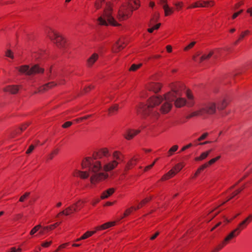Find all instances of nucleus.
Listing matches in <instances>:
<instances>
[{"instance_id": "f257e3e1", "label": "nucleus", "mask_w": 252, "mask_h": 252, "mask_svg": "<svg viewBox=\"0 0 252 252\" xmlns=\"http://www.w3.org/2000/svg\"><path fill=\"white\" fill-rule=\"evenodd\" d=\"M123 161V155L119 152L115 151L111 154L107 148H102L94 153L93 158H85L82 162L83 170H76L74 176L85 179L92 174L90 180L92 184L94 185L108 176L107 173L102 172V169L111 171Z\"/></svg>"}, {"instance_id": "f03ea898", "label": "nucleus", "mask_w": 252, "mask_h": 252, "mask_svg": "<svg viewBox=\"0 0 252 252\" xmlns=\"http://www.w3.org/2000/svg\"><path fill=\"white\" fill-rule=\"evenodd\" d=\"M184 88V86L179 83L172 84L171 92H168L164 96L154 95L150 98L147 104H140L137 108V113L156 120L159 116V113L157 111L159 110L158 106L162 103L163 104L160 107V111L163 113H166L170 111L173 101L177 107H181L186 104L189 107L192 106L194 104L193 96L190 92L186 91V94L188 98V102L184 98L181 97Z\"/></svg>"}, {"instance_id": "7ed1b4c3", "label": "nucleus", "mask_w": 252, "mask_h": 252, "mask_svg": "<svg viewBox=\"0 0 252 252\" xmlns=\"http://www.w3.org/2000/svg\"><path fill=\"white\" fill-rule=\"evenodd\" d=\"M114 8V3L113 2H107L106 3L103 14L98 18V23L99 25L114 26L119 25L113 16Z\"/></svg>"}, {"instance_id": "20e7f679", "label": "nucleus", "mask_w": 252, "mask_h": 252, "mask_svg": "<svg viewBox=\"0 0 252 252\" xmlns=\"http://www.w3.org/2000/svg\"><path fill=\"white\" fill-rule=\"evenodd\" d=\"M140 6L138 0H129L127 3L122 5L118 10L117 16L119 20H125L128 18L132 11Z\"/></svg>"}, {"instance_id": "39448f33", "label": "nucleus", "mask_w": 252, "mask_h": 252, "mask_svg": "<svg viewBox=\"0 0 252 252\" xmlns=\"http://www.w3.org/2000/svg\"><path fill=\"white\" fill-rule=\"evenodd\" d=\"M217 109L216 103L213 101L207 102L203 107L198 110L193 111L189 114L187 119H190L193 117L202 116L205 114H213L216 112Z\"/></svg>"}, {"instance_id": "423d86ee", "label": "nucleus", "mask_w": 252, "mask_h": 252, "mask_svg": "<svg viewBox=\"0 0 252 252\" xmlns=\"http://www.w3.org/2000/svg\"><path fill=\"white\" fill-rule=\"evenodd\" d=\"M47 34L48 37L57 46L59 47H64L65 46V40L64 38L54 29L49 28L47 29Z\"/></svg>"}, {"instance_id": "0eeeda50", "label": "nucleus", "mask_w": 252, "mask_h": 252, "mask_svg": "<svg viewBox=\"0 0 252 252\" xmlns=\"http://www.w3.org/2000/svg\"><path fill=\"white\" fill-rule=\"evenodd\" d=\"M16 69L20 73L29 75L37 73H42L44 70L42 68L39 67L37 65H35L31 68L28 65H24L17 67Z\"/></svg>"}, {"instance_id": "6e6552de", "label": "nucleus", "mask_w": 252, "mask_h": 252, "mask_svg": "<svg viewBox=\"0 0 252 252\" xmlns=\"http://www.w3.org/2000/svg\"><path fill=\"white\" fill-rule=\"evenodd\" d=\"M223 51L224 50L222 49H217L214 51H211L208 54H205L200 57H194L193 59L195 62L200 63L204 60L209 59L211 57H213L214 59H217L222 55Z\"/></svg>"}, {"instance_id": "1a4fd4ad", "label": "nucleus", "mask_w": 252, "mask_h": 252, "mask_svg": "<svg viewBox=\"0 0 252 252\" xmlns=\"http://www.w3.org/2000/svg\"><path fill=\"white\" fill-rule=\"evenodd\" d=\"M115 222L112 221V222H106L102 225H101L100 226H97L95 227V231H87L85 234H84L80 238L76 240V241H79L81 240H84L85 239H87V238L91 236L93 234H94L96 231L97 230H104L107 228H108L112 226H114L115 225Z\"/></svg>"}, {"instance_id": "9d476101", "label": "nucleus", "mask_w": 252, "mask_h": 252, "mask_svg": "<svg viewBox=\"0 0 252 252\" xmlns=\"http://www.w3.org/2000/svg\"><path fill=\"white\" fill-rule=\"evenodd\" d=\"M245 227L243 226H239V224L238 227L235 228L234 230L231 231L224 239L221 244L219 245V248L216 250L215 252H217L220 249H221L227 243H228L232 239L237 236L240 232V231L245 228Z\"/></svg>"}, {"instance_id": "9b49d317", "label": "nucleus", "mask_w": 252, "mask_h": 252, "mask_svg": "<svg viewBox=\"0 0 252 252\" xmlns=\"http://www.w3.org/2000/svg\"><path fill=\"white\" fill-rule=\"evenodd\" d=\"M184 166L182 163L177 164L171 170L162 177V180H167L172 178L179 172Z\"/></svg>"}, {"instance_id": "f8f14e48", "label": "nucleus", "mask_w": 252, "mask_h": 252, "mask_svg": "<svg viewBox=\"0 0 252 252\" xmlns=\"http://www.w3.org/2000/svg\"><path fill=\"white\" fill-rule=\"evenodd\" d=\"M83 203V202L79 201L76 204H74L72 206L67 208L65 210L61 212L59 214L58 216L61 215H69L70 214L76 211L78 208L81 207V204Z\"/></svg>"}, {"instance_id": "ddd939ff", "label": "nucleus", "mask_w": 252, "mask_h": 252, "mask_svg": "<svg viewBox=\"0 0 252 252\" xmlns=\"http://www.w3.org/2000/svg\"><path fill=\"white\" fill-rule=\"evenodd\" d=\"M220 156H218L215 158H213L211 159L210 160H209L208 162L204 163V164L202 165L195 172L194 176H197L201 171L203 170L204 169L207 168L208 166H209L210 165H212V164L214 163L215 162H216L218 160H219L220 158Z\"/></svg>"}, {"instance_id": "4468645a", "label": "nucleus", "mask_w": 252, "mask_h": 252, "mask_svg": "<svg viewBox=\"0 0 252 252\" xmlns=\"http://www.w3.org/2000/svg\"><path fill=\"white\" fill-rule=\"evenodd\" d=\"M140 130L131 129H127L124 133V136L126 139H132L135 135L139 133Z\"/></svg>"}, {"instance_id": "2eb2a0df", "label": "nucleus", "mask_w": 252, "mask_h": 252, "mask_svg": "<svg viewBox=\"0 0 252 252\" xmlns=\"http://www.w3.org/2000/svg\"><path fill=\"white\" fill-rule=\"evenodd\" d=\"M149 200V199L146 198L145 199L143 200L142 202L141 203V204H139L138 206L131 207V208L127 209L124 213V217H126L129 215L131 213L132 210H136L137 209H139L140 207H141L143 205V204H145L146 202H148Z\"/></svg>"}, {"instance_id": "dca6fc26", "label": "nucleus", "mask_w": 252, "mask_h": 252, "mask_svg": "<svg viewBox=\"0 0 252 252\" xmlns=\"http://www.w3.org/2000/svg\"><path fill=\"white\" fill-rule=\"evenodd\" d=\"M147 88L150 91H153L155 93H157L160 90L161 86L158 83L151 82L147 86Z\"/></svg>"}, {"instance_id": "f3484780", "label": "nucleus", "mask_w": 252, "mask_h": 252, "mask_svg": "<svg viewBox=\"0 0 252 252\" xmlns=\"http://www.w3.org/2000/svg\"><path fill=\"white\" fill-rule=\"evenodd\" d=\"M217 108L221 110L224 109L227 105L226 100L224 98H221L217 100Z\"/></svg>"}, {"instance_id": "a211bd4d", "label": "nucleus", "mask_w": 252, "mask_h": 252, "mask_svg": "<svg viewBox=\"0 0 252 252\" xmlns=\"http://www.w3.org/2000/svg\"><path fill=\"white\" fill-rule=\"evenodd\" d=\"M98 58V55L96 53H94L87 60V65L89 67L92 66L93 64L97 61Z\"/></svg>"}, {"instance_id": "6ab92c4d", "label": "nucleus", "mask_w": 252, "mask_h": 252, "mask_svg": "<svg viewBox=\"0 0 252 252\" xmlns=\"http://www.w3.org/2000/svg\"><path fill=\"white\" fill-rule=\"evenodd\" d=\"M125 42L121 39L118 40L113 47V51L114 52H118L125 47Z\"/></svg>"}, {"instance_id": "aec40b11", "label": "nucleus", "mask_w": 252, "mask_h": 252, "mask_svg": "<svg viewBox=\"0 0 252 252\" xmlns=\"http://www.w3.org/2000/svg\"><path fill=\"white\" fill-rule=\"evenodd\" d=\"M198 5V7H204L212 6L214 5L213 1H198L195 2Z\"/></svg>"}, {"instance_id": "412c9836", "label": "nucleus", "mask_w": 252, "mask_h": 252, "mask_svg": "<svg viewBox=\"0 0 252 252\" xmlns=\"http://www.w3.org/2000/svg\"><path fill=\"white\" fill-rule=\"evenodd\" d=\"M161 3L163 4V8L164 10L165 15L166 16L173 13V10L170 8L168 5L166 4V0H161Z\"/></svg>"}, {"instance_id": "4be33fe9", "label": "nucleus", "mask_w": 252, "mask_h": 252, "mask_svg": "<svg viewBox=\"0 0 252 252\" xmlns=\"http://www.w3.org/2000/svg\"><path fill=\"white\" fill-rule=\"evenodd\" d=\"M19 88L17 86L12 85L9 86L4 89L5 92H8L11 94H14L18 92Z\"/></svg>"}, {"instance_id": "5701e85b", "label": "nucleus", "mask_w": 252, "mask_h": 252, "mask_svg": "<svg viewBox=\"0 0 252 252\" xmlns=\"http://www.w3.org/2000/svg\"><path fill=\"white\" fill-rule=\"evenodd\" d=\"M115 191L114 188H110L104 191L101 195V198L103 199L108 198Z\"/></svg>"}, {"instance_id": "b1692460", "label": "nucleus", "mask_w": 252, "mask_h": 252, "mask_svg": "<svg viewBox=\"0 0 252 252\" xmlns=\"http://www.w3.org/2000/svg\"><path fill=\"white\" fill-rule=\"evenodd\" d=\"M211 152V150H210L208 151L202 153L200 156L197 157L195 158V160L199 161L205 159L209 156Z\"/></svg>"}, {"instance_id": "393cba45", "label": "nucleus", "mask_w": 252, "mask_h": 252, "mask_svg": "<svg viewBox=\"0 0 252 252\" xmlns=\"http://www.w3.org/2000/svg\"><path fill=\"white\" fill-rule=\"evenodd\" d=\"M252 220V215H250L247 218L239 223V226L246 227L248 224Z\"/></svg>"}, {"instance_id": "a878e982", "label": "nucleus", "mask_w": 252, "mask_h": 252, "mask_svg": "<svg viewBox=\"0 0 252 252\" xmlns=\"http://www.w3.org/2000/svg\"><path fill=\"white\" fill-rule=\"evenodd\" d=\"M138 159L136 158H132L127 163V165L126 166V169H130L132 166H133L134 165H135Z\"/></svg>"}, {"instance_id": "bb28decb", "label": "nucleus", "mask_w": 252, "mask_h": 252, "mask_svg": "<svg viewBox=\"0 0 252 252\" xmlns=\"http://www.w3.org/2000/svg\"><path fill=\"white\" fill-rule=\"evenodd\" d=\"M56 85V83H55L54 82H52L49 83L48 84H46L45 85L42 86L40 88L39 91H45V90L48 89L49 88L55 86Z\"/></svg>"}, {"instance_id": "cd10ccee", "label": "nucleus", "mask_w": 252, "mask_h": 252, "mask_svg": "<svg viewBox=\"0 0 252 252\" xmlns=\"http://www.w3.org/2000/svg\"><path fill=\"white\" fill-rule=\"evenodd\" d=\"M241 190L242 189H238L234 191H233L232 192L231 191V192L229 193V196L227 197V199L226 201L230 200L231 198H233L234 196L237 195L239 192L241 191Z\"/></svg>"}, {"instance_id": "c85d7f7f", "label": "nucleus", "mask_w": 252, "mask_h": 252, "mask_svg": "<svg viewBox=\"0 0 252 252\" xmlns=\"http://www.w3.org/2000/svg\"><path fill=\"white\" fill-rule=\"evenodd\" d=\"M118 110V106L117 104H115L112 107H111L108 109V113L109 115H113Z\"/></svg>"}, {"instance_id": "c756f323", "label": "nucleus", "mask_w": 252, "mask_h": 252, "mask_svg": "<svg viewBox=\"0 0 252 252\" xmlns=\"http://www.w3.org/2000/svg\"><path fill=\"white\" fill-rule=\"evenodd\" d=\"M249 33L250 31L249 30H246L242 32L240 35L239 38L234 42V45H237L241 39H243L245 35L248 34Z\"/></svg>"}, {"instance_id": "7c9ffc66", "label": "nucleus", "mask_w": 252, "mask_h": 252, "mask_svg": "<svg viewBox=\"0 0 252 252\" xmlns=\"http://www.w3.org/2000/svg\"><path fill=\"white\" fill-rule=\"evenodd\" d=\"M42 228V226L40 224L35 226L30 231V235H33L36 233L40 228Z\"/></svg>"}, {"instance_id": "2f4dec72", "label": "nucleus", "mask_w": 252, "mask_h": 252, "mask_svg": "<svg viewBox=\"0 0 252 252\" xmlns=\"http://www.w3.org/2000/svg\"><path fill=\"white\" fill-rule=\"evenodd\" d=\"M178 148V146L177 145H174L172 147L168 152V156H171L172 155L174 152H176Z\"/></svg>"}, {"instance_id": "473e14b6", "label": "nucleus", "mask_w": 252, "mask_h": 252, "mask_svg": "<svg viewBox=\"0 0 252 252\" xmlns=\"http://www.w3.org/2000/svg\"><path fill=\"white\" fill-rule=\"evenodd\" d=\"M142 65V64L139 63L138 64H133L131 65V67L129 68L130 71H136L137 69H138Z\"/></svg>"}, {"instance_id": "72a5a7b5", "label": "nucleus", "mask_w": 252, "mask_h": 252, "mask_svg": "<svg viewBox=\"0 0 252 252\" xmlns=\"http://www.w3.org/2000/svg\"><path fill=\"white\" fill-rule=\"evenodd\" d=\"M58 151H59V150L58 149H55L52 152V153H51L49 156H48V159H51L53 158L54 157V155H56L58 154Z\"/></svg>"}, {"instance_id": "f704fd0d", "label": "nucleus", "mask_w": 252, "mask_h": 252, "mask_svg": "<svg viewBox=\"0 0 252 252\" xmlns=\"http://www.w3.org/2000/svg\"><path fill=\"white\" fill-rule=\"evenodd\" d=\"M160 25V23L156 24V25L154 26L152 28L149 29L148 32L150 33H152L154 31V30L158 29Z\"/></svg>"}, {"instance_id": "c9c22d12", "label": "nucleus", "mask_w": 252, "mask_h": 252, "mask_svg": "<svg viewBox=\"0 0 252 252\" xmlns=\"http://www.w3.org/2000/svg\"><path fill=\"white\" fill-rule=\"evenodd\" d=\"M104 1V0H99L96 1L95 3V7L96 9H99L101 7V5L102 2Z\"/></svg>"}, {"instance_id": "e433bc0d", "label": "nucleus", "mask_w": 252, "mask_h": 252, "mask_svg": "<svg viewBox=\"0 0 252 252\" xmlns=\"http://www.w3.org/2000/svg\"><path fill=\"white\" fill-rule=\"evenodd\" d=\"M6 57L10 58V59H14V56L13 54V53L9 50H7L6 52Z\"/></svg>"}, {"instance_id": "4c0bfd02", "label": "nucleus", "mask_w": 252, "mask_h": 252, "mask_svg": "<svg viewBox=\"0 0 252 252\" xmlns=\"http://www.w3.org/2000/svg\"><path fill=\"white\" fill-rule=\"evenodd\" d=\"M208 135V133L207 132L204 133L199 138H198L197 139V141H201L205 139Z\"/></svg>"}, {"instance_id": "58836bf2", "label": "nucleus", "mask_w": 252, "mask_h": 252, "mask_svg": "<svg viewBox=\"0 0 252 252\" xmlns=\"http://www.w3.org/2000/svg\"><path fill=\"white\" fill-rule=\"evenodd\" d=\"M29 192H26V193H25L23 195H22L20 199H19V201L20 202H23L24 201V200L28 197V196L29 195Z\"/></svg>"}, {"instance_id": "ea45409f", "label": "nucleus", "mask_w": 252, "mask_h": 252, "mask_svg": "<svg viewBox=\"0 0 252 252\" xmlns=\"http://www.w3.org/2000/svg\"><path fill=\"white\" fill-rule=\"evenodd\" d=\"M158 158H157L151 164L147 166L145 168V171H147L151 169L155 164L156 161L158 160Z\"/></svg>"}, {"instance_id": "a19ab883", "label": "nucleus", "mask_w": 252, "mask_h": 252, "mask_svg": "<svg viewBox=\"0 0 252 252\" xmlns=\"http://www.w3.org/2000/svg\"><path fill=\"white\" fill-rule=\"evenodd\" d=\"M195 43L196 42L195 41L191 42L189 45L185 48V50L187 51L195 45Z\"/></svg>"}, {"instance_id": "79ce46f5", "label": "nucleus", "mask_w": 252, "mask_h": 252, "mask_svg": "<svg viewBox=\"0 0 252 252\" xmlns=\"http://www.w3.org/2000/svg\"><path fill=\"white\" fill-rule=\"evenodd\" d=\"M59 224H60V223L57 222L54 224H52L50 226H47L49 227V230H51L54 229L55 227H56L57 226H58L59 225Z\"/></svg>"}, {"instance_id": "37998d69", "label": "nucleus", "mask_w": 252, "mask_h": 252, "mask_svg": "<svg viewBox=\"0 0 252 252\" xmlns=\"http://www.w3.org/2000/svg\"><path fill=\"white\" fill-rule=\"evenodd\" d=\"M34 146L33 145H31L29 149L27 150V152H26V153L27 154H30L31 153L32 151L34 149Z\"/></svg>"}, {"instance_id": "c03bdc74", "label": "nucleus", "mask_w": 252, "mask_h": 252, "mask_svg": "<svg viewBox=\"0 0 252 252\" xmlns=\"http://www.w3.org/2000/svg\"><path fill=\"white\" fill-rule=\"evenodd\" d=\"M71 125L72 123L71 122H66L63 125V128H67L70 126Z\"/></svg>"}, {"instance_id": "a18cd8bd", "label": "nucleus", "mask_w": 252, "mask_h": 252, "mask_svg": "<svg viewBox=\"0 0 252 252\" xmlns=\"http://www.w3.org/2000/svg\"><path fill=\"white\" fill-rule=\"evenodd\" d=\"M51 243L52 241L45 242L42 244V246L43 247H48L51 244Z\"/></svg>"}, {"instance_id": "49530a36", "label": "nucleus", "mask_w": 252, "mask_h": 252, "mask_svg": "<svg viewBox=\"0 0 252 252\" xmlns=\"http://www.w3.org/2000/svg\"><path fill=\"white\" fill-rule=\"evenodd\" d=\"M243 12V10H241L238 12L235 13L232 16V18L234 19L236 18L239 14H240Z\"/></svg>"}, {"instance_id": "de8ad7c7", "label": "nucleus", "mask_w": 252, "mask_h": 252, "mask_svg": "<svg viewBox=\"0 0 252 252\" xmlns=\"http://www.w3.org/2000/svg\"><path fill=\"white\" fill-rule=\"evenodd\" d=\"M174 4L177 7V8L179 9L181 8L183 3H182V2H179L175 3Z\"/></svg>"}, {"instance_id": "09e8293b", "label": "nucleus", "mask_w": 252, "mask_h": 252, "mask_svg": "<svg viewBox=\"0 0 252 252\" xmlns=\"http://www.w3.org/2000/svg\"><path fill=\"white\" fill-rule=\"evenodd\" d=\"M158 18V15H156L152 20L151 24H153V23L156 22Z\"/></svg>"}, {"instance_id": "8fccbe9b", "label": "nucleus", "mask_w": 252, "mask_h": 252, "mask_svg": "<svg viewBox=\"0 0 252 252\" xmlns=\"http://www.w3.org/2000/svg\"><path fill=\"white\" fill-rule=\"evenodd\" d=\"M99 201V199H95L92 201L91 203L94 206L95 204H96Z\"/></svg>"}, {"instance_id": "3c124183", "label": "nucleus", "mask_w": 252, "mask_h": 252, "mask_svg": "<svg viewBox=\"0 0 252 252\" xmlns=\"http://www.w3.org/2000/svg\"><path fill=\"white\" fill-rule=\"evenodd\" d=\"M198 7V5H197V4L195 3L192 4L191 5H189L188 7V8H196Z\"/></svg>"}, {"instance_id": "603ef678", "label": "nucleus", "mask_w": 252, "mask_h": 252, "mask_svg": "<svg viewBox=\"0 0 252 252\" xmlns=\"http://www.w3.org/2000/svg\"><path fill=\"white\" fill-rule=\"evenodd\" d=\"M27 127V126H23L22 127H21L20 129H19L18 130V132H17V133H19L20 132H21L23 131L24 129H25Z\"/></svg>"}, {"instance_id": "864d4df0", "label": "nucleus", "mask_w": 252, "mask_h": 252, "mask_svg": "<svg viewBox=\"0 0 252 252\" xmlns=\"http://www.w3.org/2000/svg\"><path fill=\"white\" fill-rule=\"evenodd\" d=\"M62 75L61 74H56V76L57 77V79L59 80V83L60 84H62V82L60 81V79H61V78H62Z\"/></svg>"}, {"instance_id": "5fc2aeb1", "label": "nucleus", "mask_w": 252, "mask_h": 252, "mask_svg": "<svg viewBox=\"0 0 252 252\" xmlns=\"http://www.w3.org/2000/svg\"><path fill=\"white\" fill-rule=\"evenodd\" d=\"M158 234H159V233L158 232H156L154 235H153L151 237V238H150L151 240L155 239L158 236Z\"/></svg>"}, {"instance_id": "6e6d98bb", "label": "nucleus", "mask_w": 252, "mask_h": 252, "mask_svg": "<svg viewBox=\"0 0 252 252\" xmlns=\"http://www.w3.org/2000/svg\"><path fill=\"white\" fill-rule=\"evenodd\" d=\"M67 245V243H65V244H62L61 245H60L59 246V247L58 248L59 249H63V248H65V247Z\"/></svg>"}, {"instance_id": "4d7b16f0", "label": "nucleus", "mask_w": 252, "mask_h": 252, "mask_svg": "<svg viewBox=\"0 0 252 252\" xmlns=\"http://www.w3.org/2000/svg\"><path fill=\"white\" fill-rule=\"evenodd\" d=\"M167 51L168 52H171L172 51V47L170 45H168L166 47Z\"/></svg>"}, {"instance_id": "13d9d810", "label": "nucleus", "mask_w": 252, "mask_h": 252, "mask_svg": "<svg viewBox=\"0 0 252 252\" xmlns=\"http://www.w3.org/2000/svg\"><path fill=\"white\" fill-rule=\"evenodd\" d=\"M212 142V141H205L204 142H202V143H200V145H205V144H209V143H211Z\"/></svg>"}, {"instance_id": "bf43d9fd", "label": "nucleus", "mask_w": 252, "mask_h": 252, "mask_svg": "<svg viewBox=\"0 0 252 252\" xmlns=\"http://www.w3.org/2000/svg\"><path fill=\"white\" fill-rule=\"evenodd\" d=\"M40 56V54L39 53H34L33 55H32V57L33 58H35V59L37 58V56L38 57H39Z\"/></svg>"}, {"instance_id": "052dcab7", "label": "nucleus", "mask_w": 252, "mask_h": 252, "mask_svg": "<svg viewBox=\"0 0 252 252\" xmlns=\"http://www.w3.org/2000/svg\"><path fill=\"white\" fill-rule=\"evenodd\" d=\"M247 12L250 14V15L252 16V7L248 9Z\"/></svg>"}, {"instance_id": "680f3d73", "label": "nucleus", "mask_w": 252, "mask_h": 252, "mask_svg": "<svg viewBox=\"0 0 252 252\" xmlns=\"http://www.w3.org/2000/svg\"><path fill=\"white\" fill-rule=\"evenodd\" d=\"M192 146V144L191 143H189V144L187 145L186 146H185V147L186 149L187 150V149L191 147Z\"/></svg>"}, {"instance_id": "e2e57ef3", "label": "nucleus", "mask_w": 252, "mask_h": 252, "mask_svg": "<svg viewBox=\"0 0 252 252\" xmlns=\"http://www.w3.org/2000/svg\"><path fill=\"white\" fill-rule=\"evenodd\" d=\"M113 202H107L105 203V206H111V205H113Z\"/></svg>"}, {"instance_id": "0e129e2a", "label": "nucleus", "mask_w": 252, "mask_h": 252, "mask_svg": "<svg viewBox=\"0 0 252 252\" xmlns=\"http://www.w3.org/2000/svg\"><path fill=\"white\" fill-rule=\"evenodd\" d=\"M43 229L44 230V231H49V227H48L47 226H44L43 227Z\"/></svg>"}, {"instance_id": "69168bd1", "label": "nucleus", "mask_w": 252, "mask_h": 252, "mask_svg": "<svg viewBox=\"0 0 252 252\" xmlns=\"http://www.w3.org/2000/svg\"><path fill=\"white\" fill-rule=\"evenodd\" d=\"M44 233V231L43 230V229H42V230H41L39 232V233L38 234L39 235H43Z\"/></svg>"}, {"instance_id": "338daca9", "label": "nucleus", "mask_w": 252, "mask_h": 252, "mask_svg": "<svg viewBox=\"0 0 252 252\" xmlns=\"http://www.w3.org/2000/svg\"><path fill=\"white\" fill-rule=\"evenodd\" d=\"M150 6L153 8L155 6V3L153 2H151L150 3Z\"/></svg>"}, {"instance_id": "774afa93", "label": "nucleus", "mask_w": 252, "mask_h": 252, "mask_svg": "<svg viewBox=\"0 0 252 252\" xmlns=\"http://www.w3.org/2000/svg\"><path fill=\"white\" fill-rule=\"evenodd\" d=\"M73 247H79L80 246V244H73L72 245Z\"/></svg>"}]
</instances>
